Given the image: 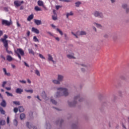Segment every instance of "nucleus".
<instances>
[{
	"label": "nucleus",
	"mask_w": 129,
	"mask_h": 129,
	"mask_svg": "<svg viewBox=\"0 0 129 129\" xmlns=\"http://www.w3.org/2000/svg\"><path fill=\"white\" fill-rule=\"evenodd\" d=\"M57 92L56 93V97H60V96H67L69 93H68V89L65 88L60 87L57 89Z\"/></svg>",
	"instance_id": "f257e3e1"
},
{
	"label": "nucleus",
	"mask_w": 129,
	"mask_h": 129,
	"mask_svg": "<svg viewBox=\"0 0 129 129\" xmlns=\"http://www.w3.org/2000/svg\"><path fill=\"white\" fill-rule=\"evenodd\" d=\"M15 53L17 54L18 58L20 59V60H22V57L21 56H24L25 55V52L22 48H17V50H15Z\"/></svg>",
	"instance_id": "f03ea898"
},
{
	"label": "nucleus",
	"mask_w": 129,
	"mask_h": 129,
	"mask_svg": "<svg viewBox=\"0 0 129 129\" xmlns=\"http://www.w3.org/2000/svg\"><path fill=\"white\" fill-rule=\"evenodd\" d=\"M72 35L75 36L76 38H78V36H83L86 35V32L85 31H78L76 32V34L74 33L73 32H72Z\"/></svg>",
	"instance_id": "7ed1b4c3"
},
{
	"label": "nucleus",
	"mask_w": 129,
	"mask_h": 129,
	"mask_svg": "<svg viewBox=\"0 0 129 129\" xmlns=\"http://www.w3.org/2000/svg\"><path fill=\"white\" fill-rule=\"evenodd\" d=\"M24 1H15L14 2V6L16 7V8H18V7H21L22 6V4H24Z\"/></svg>",
	"instance_id": "20e7f679"
},
{
	"label": "nucleus",
	"mask_w": 129,
	"mask_h": 129,
	"mask_svg": "<svg viewBox=\"0 0 129 129\" xmlns=\"http://www.w3.org/2000/svg\"><path fill=\"white\" fill-rule=\"evenodd\" d=\"M2 25L9 26H11V25H13V22L12 21V20H10V21H8V20H3Z\"/></svg>",
	"instance_id": "39448f33"
},
{
	"label": "nucleus",
	"mask_w": 129,
	"mask_h": 129,
	"mask_svg": "<svg viewBox=\"0 0 129 129\" xmlns=\"http://www.w3.org/2000/svg\"><path fill=\"white\" fill-rule=\"evenodd\" d=\"M79 98H80V97L79 96L75 97H74V102L73 103L69 102V105L70 106H74V105H75V104H76V100H77V99H79Z\"/></svg>",
	"instance_id": "423d86ee"
},
{
	"label": "nucleus",
	"mask_w": 129,
	"mask_h": 129,
	"mask_svg": "<svg viewBox=\"0 0 129 129\" xmlns=\"http://www.w3.org/2000/svg\"><path fill=\"white\" fill-rule=\"evenodd\" d=\"M94 16L95 17H98V18H103V17L102 13H100L98 11H95L94 13Z\"/></svg>",
	"instance_id": "0eeeda50"
},
{
	"label": "nucleus",
	"mask_w": 129,
	"mask_h": 129,
	"mask_svg": "<svg viewBox=\"0 0 129 129\" xmlns=\"http://www.w3.org/2000/svg\"><path fill=\"white\" fill-rule=\"evenodd\" d=\"M2 42H3L4 47H9V43H8V40L5 39H1Z\"/></svg>",
	"instance_id": "6e6552de"
},
{
	"label": "nucleus",
	"mask_w": 129,
	"mask_h": 129,
	"mask_svg": "<svg viewBox=\"0 0 129 129\" xmlns=\"http://www.w3.org/2000/svg\"><path fill=\"white\" fill-rule=\"evenodd\" d=\"M34 23L37 25V26H40V25H42V21L41 20L34 19Z\"/></svg>",
	"instance_id": "1a4fd4ad"
},
{
	"label": "nucleus",
	"mask_w": 129,
	"mask_h": 129,
	"mask_svg": "<svg viewBox=\"0 0 129 129\" xmlns=\"http://www.w3.org/2000/svg\"><path fill=\"white\" fill-rule=\"evenodd\" d=\"M16 92L18 94H22V93L24 92V90L21 88H17L16 90Z\"/></svg>",
	"instance_id": "9d476101"
},
{
	"label": "nucleus",
	"mask_w": 129,
	"mask_h": 129,
	"mask_svg": "<svg viewBox=\"0 0 129 129\" xmlns=\"http://www.w3.org/2000/svg\"><path fill=\"white\" fill-rule=\"evenodd\" d=\"M32 32H33V33H35V34H39L40 33V31L38 29L35 28V27H33L32 28Z\"/></svg>",
	"instance_id": "9b49d317"
},
{
	"label": "nucleus",
	"mask_w": 129,
	"mask_h": 129,
	"mask_svg": "<svg viewBox=\"0 0 129 129\" xmlns=\"http://www.w3.org/2000/svg\"><path fill=\"white\" fill-rule=\"evenodd\" d=\"M64 78V77L61 75H58V78H57V80L59 81V82H61L63 81V79Z\"/></svg>",
	"instance_id": "f8f14e48"
},
{
	"label": "nucleus",
	"mask_w": 129,
	"mask_h": 129,
	"mask_svg": "<svg viewBox=\"0 0 129 129\" xmlns=\"http://www.w3.org/2000/svg\"><path fill=\"white\" fill-rule=\"evenodd\" d=\"M3 72L6 76H11V73L7 72V69L6 68H3Z\"/></svg>",
	"instance_id": "ddd939ff"
},
{
	"label": "nucleus",
	"mask_w": 129,
	"mask_h": 129,
	"mask_svg": "<svg viewBox=\"0 0 129 129\" xmlns=\"http://www.w3.org/2000/svg\"><path fill=\"white\" fill-rule=\"evenodd\" d=\"M1 105L3 107H6V106H7V102H6V100H3L2 102L1 103Z\"/></svg>",
	"instance_id": "4468645a"
},
{
	"label": "nucleus",
	"mask_w": 129,
	"mask_h": 129,
	"mask_svg": "<svg viewBox=\"0 0 129 129\" xmlns=\"http://www.w3.org/2000/svg\"><path fill=\"white\" fill-rule=\"evenodd\" d=\"M33 19H34V15L31 14L29 16H28V17L27 18V21L28 22H30V21H32V20H33Z\"/></svg>",
	"instance_id": "2eb2a0df"
},
{
	"label": "nucleus",
	"mask_w": 129,
	"mask_h": 129,
	"mask_svg": "<svg viewBox=\"0 0 129 129\" xmlns=\"http://www.w3.org/2000/svg\"><path fill=\"white\" fill-rule=\"evenodd\" d=\"M37 4L39 7H44V2H43L42 1H38L37 2Z\"/></svg>",
	"instance_id": "dca6fc26"
},
{
	"label": "nucleus",
	"mask_w": 129,
	"mask_h": 129,
	"mask_svg": "<svg viewBox=\"0 0 129 129\" xmlns=\"http://www.w3.org/2000/svg\"><path fill=\"white\" fill-rule=\"evenodd\" d=\"M41 96L44 99H48V98L47 97V96L46 95V93L45 92V91L42 92V94H41Z\"/></svg>",
	"instance_id": "f3484780"
},
{
	"label": "nucleus",
	"mask_w": 129,
	"mask_h": 129,
	"mask_svg": "<svg viewBox=\"0 0 129 129\" xmlns=\"http://www.w3.org/2000/svg\"><path fill=\"white\" fill-rule=\"evenodd\" d=\"M67 57H68L69 59H75V57H74V54H73V55L68 54Z\"/></svg>",
	"instance_id": "a211bd4d"
},
{
	"label": "nucleus",
	"mask_w": 129,
	"mask_h": 129,
	"mask_svg": "<svg viewBox=\"0 0 129 129\" xmlns=\"http://www.w3.org/2000/svg\"><path fill=\"white\" fill-rule=\"evenodd\" d=\"M7 60L9 61V62H11V61H13V57L11 56V55H7Z\"/></svg>",
	"instance_id": "6ab92c4d"
},
{
	"label": "nucleus",
	"mask_w": 129,
	"mask_h": 129,
	"mask_svg": "<svg viewBox=\"0 0 129 129\" xmlns=\"http://www.w3.org/2000/svg\"><path fill=\"white\" fill-rule=\"evenodd\" d=\"M28 52H29V54H32V55H33V56L35 55V52H34V50H33L32 48H29Z\"/></svg>",
	"instance_id": "aec40b11"
},
{
	"label": "nucleus",
	"mask_w": 129,
	"mask_h": 129,
	"mask_svg": "<svg viewBox=\"0 0 129 129\" xmlns=\"http://www.w3.org/2000/svg\"><path fill=\"white\" fill-rule=\"evenodd\" d=\"M73 15H74V14L73 13V12L72 11L70 12V13H68L66 15L67 19L69 18V16H73Z\"/></svg>",
	"instance_id": "412c9836"
},
{
	"label": "nucleus",
	"mask_w": 129,
	"mask_h": 129,
	"mask_svg": "<svg viewBox=\"0 0 129 129\" xmlns=\"http://www.w3.org/2000/svg\"><path fill=\"white\" fill-rule=\"evenodd\" d=\"M47 56H48V61H52L53 60V57L52 56V55H51V54H48Z\"/></svg>",
	"instance_id": "4be33fe9"
},
{
	"label": "nucleus",
	"mask_w": 129,
	"mask_h": 129,
	"mask_svg": "<svg viewBox=\"0 0 129 129\" xmlns=\"http://www.w3.org/2000/svg\"><path fill=\"white\" fill-rule=\"evenodd\" d=\"M82 3L81 2H77L75 3L76 7H77V8H79V7H80V5H82Z\"/></svg>",
	"instance_id": "5701e85b"
},
{
	"label": "nucleus",
	"mask_w": 129,
	"mask_h": 129,
	"mask_svg": "<svg viewBox=\"0 0 129 129\" xmlns=\"http://www.w3.org/2000/svg\"><path fill=\"white\" fill-rule=\"evenodd\" d=\"M0 112L2 114H6V111L2 107H0Z\"/></svg>",
	"instance_id": "b1692460"
},
{
	"label": "nucleus",
	"mask_w": 129,
	"mask_h": 129,
	"mask_svg": "<svg viewBox=\"0 0 129 129\" xmlns=\"http://www.w3.org/2000/svg\"><path fill=\"white\" fill-rule=\"evenodd\" d=\"M20 117L21 119H24V118H26V115H25L24 113H21L20 114Z\"/></svg>",
	"instance_id": "393cba45"
},
{
	"label": "nucleus",
	"mask_w": 129,
	"mask_h": 129,
	"mask_svg": "<svg viewBox=\"0 0 129 129\" xmlns=\"http://www.w3.org/2000/svg\"><path fill=\"white\" fill-rule=\"evenodd\" d=\"M19 110L20 112H23L25 111V109L24 108V107L23 106H20V107H19Z\"/></svg>",
	"instance_id": "a878e982"
},
{
	"label": "nucleus",
	"mask_w": 129,
	"mask_h": 129,
	"mask_svg": "<svg viewBox=\"0 0 129 129\" xmlns=\"http://www.w3.org/2000/svg\"><path fill=\"white\" fill-rule=\"evenodd\" d=\"M53 83H54V84H60V82L59 81V80H54L52 81Z\"/></svg>",
	"instance_id": "bb28decb"
},
{
	"label": "nucleus",
	"mask_w": 129,
	"mask_h": 129,
	"mask_svg": "<svg viewBox=\"0 0 129 129\" xmlns=\"http://www.w3.org/2000/svg\"><path fill=\"white\" fill-rule=\"evenodd\" d=\"M6 124V121L2 120L0 121V125H5Z\"/></svg>",
	"instance_id": "cd10ccee"
},
{
	"label": "nucleus",
	"mask_w": 129,
	"mask_h": 129,
	"mask_svg": "<svg viewBox=\"0 0 129 129\" xmlns=\"http://www.w3.org/2000/svg\"><path fill=\"white\" fill-rule=\"evenodd\" d=\"M35 11H36V12H39L40 11H42V9H41V8L38 6H36L35 7Z\"/></svg>",
	"instance_id": "c85d7f7f"
},
{
	"label": "nucleus",
	"mask_w": 129,
	"mask_h": 129,
	"mask_svg": "<svg viewBox=\"0 0 129 129\" xmlns=\"http://www.w3.org/2000/svg\"><path fill=\"white\" fill-rule=\"evenodd\" d=\"M33 41L34 42H38V43L40 42L39 41V39H37V37L36 36H34L33 37Z\"/></svg>",
	"instance_id": "c756f323"
},
{
	"label": "nucleus",
	"mask_w": 129,
	"mask_h": 129,
	"mask_svg": "<svg viewBox=\"0 0 129 129\" xmlns=\"http://www.w3.org/2000/svg\"><path fill=\"white\" fill-rule=\"evenodd\" d=\"M56 31L57 32H58V33H59L60 35H61V36H62L63 35V32H62V31L60 30V29H59L58 28L56 29Z\"/></svg>",
	"instance_id": "7c9ffc66"
},
{
	"label": "nucleus",
	"mask_w": 129,
	"mask_h": 129,
	"mask_svg": "<svg viewBox=\"0 0 129 129\" xmlns=\"http://www.w3.org/2000/svg\"><path fill=\"white\" fill-rule=\"evenodd\" d=\"M13 103L16 105H20L21 104L19 101H13Z\"/></svg>",
	"instance_id": "2f4dec72"
},
{
	"label": "nucleus",
	"mask_w": 129,
	"mask_h": 129,
	"mask_svg": "<svg viewBox=\"0 0 129 129\" xmlns=\"http://www.w3.org/2000/svg\"><path fill=\"white\" fill-rule=\"evenodd\" d=\"M60 2H64L65 3H71V0H60Z\"/></svg>",
	"instance_id": "473e14b6"
},
{
	"label": "nucleus",
	"mask_w": 129,
	"mask_h": 129,
	"mask_svg": "<svg viewBox=\"0 0 129 129\" xmlns=\"http://www.w3.org/2000/svg\"><path fill=\"white\" fill-rule=\"evenodd\" d=\"M7 83H8V82L7 81L3 82L2 85V87L5 88V86H6V84H7Z\"/></svg>",
	"instance_id": "72a5a7b5"
},
{
	"label": "nucleus",
	"mask_w": 129,
	"mask_h": 129,
	"mask_svg": "<svg viewBox=\"0 0 129 129\" xmlns=\"http://www.w3.org/2000/svg\"><path fill=\"white\" fill-rule=\"evenodd\" d=\"M6 94H7V96H13V94L9 93V92H6Z\"/></svg>",
	"instance_id": "f704fd0d"
},
{
	"label": "nucleus",
	"mask_w": 129,
	"mask_h": 129,
	"mask_svg": "<svg viewBox=\"0 0 129 129\" xmlns=\"http://www.w3.org/2000/svg\"><path fill=\"white\" fill-rule=\"evenodd\" d=\"M13 122H14V125H16V126H17V125H18V121L16 119H15L14 120Z\"/></svg>",
	"instance_id": "c9c22d12"
},
{
	"label": "nucleus",
	"mask_w": 129,
	"mask_h": 129,
	"mask_svg": "<svg viewBox=\"0 0 129 129\" xmlns=\"http://www.w3.org/2000/svg\"><path fill=\"white\" fill-rule=\"evenodd\" d=\"M35 74H36L38 76H40V72L38 70H35Z\"/></svg>",
	"instance_id": "e433bc0d"
},
{
	"label": "nucleus",
	"mask_w": 129,
	"mask_h": 129,
	"mask_svg": "<svg viewBox=\"0 0 129 129\" xmlns=\"http://www.w3.org/2000/svg\"><path fill=\"white\" fill-rule=\"evenodd\" d=\"M57 15H53L52 16V20H53L54 21H56V20H57Z\"/></svg>",
	"instance_id": "4c0bfd02"
},
{
	"label": "nucleus",
	"mask_w": 129,
	"mask_h": 129,
	"mask_svg": "<svg viewBox=\"0 0 129 129\" xmlns=\"http://www.w3.org/2000/svg\"><path fill=\"white\" fill-rule=\"evenodd\" d=\"M95 26H96L97 28H101V25L98 24L97 23H94Z\"/></svg>",
	"instance_id": "58836bf2"
},
{
	"label": "nucleus",
	"mask_w": 129,
	"mask_h": 129,
	"mask_svg": "<svg viewBox=\"0 0 129 129\" xmlns=\"http://www.w3.org/2000/svg\"><path fill=\"white\" fill-rule=\"evenodd\" d=\"M29 124V122H27L26 123V125H27V127H28V128H32V125H30Z\"/></svg>",
	"instance_id": "ea45409f"
},
{
	"label": "nucleus",
	"mask_w": 129,
	"mask_h": 129,
	"mask_svg": "<svg viewBox=\"0 0 129 129\" xmlns=\"http://www.w3.org/2000/svg\"><path fill=\"white\" fill-rule=\"evenodd\" d=\"M19 82H20L21 83H23V84H26L27 83V82L24 80H20Z\"/></svg>",
	"instance_id": "a19ab883"
},
{
	"label": "nucleus",
	"mask_w": 129,
	"mask_h": 129,
	"mask_svg": "<svg viewBox=\"0 0 129 129\" xmlns=\"http://www.w3.org/2000/svg\"><path fill=\"white\" fill-rule=\"evenodd\" d=\"M26 92H30V93H33V90H25Z\"/></svg>",
	"instance_id": "79ce46f5"
},
{
	"label": "nucleus",
	"mask_w": 129,
	"mask_h": 129,
	"mask_svg": "<svg viewBox=\"0 0 129 129\" xmlns=\"http://www.w3.org/2000/svg\"><path fill=\"white\" fill-rule=\"evenodd\" d=\"M19 111V109L17 107L14 108V112H15V113H17V112H18V111Z\"/></svg>",
	"instance_id": "37998d69"
},
{
	"label": "nucleus",
	"mask_w": 129,
	"mask_h": 129,
	"mask_svg": "<svg viewBox=\"0 0 129 129\" xmlns=\"http://www.w3.org/2000/svg\"><path fill=\"white\" fill-rule=\"evenodd\" d=\"M51 101L52 102L53 104H57V102L55 100L51 99Z\"/></svg>",
	"instance_id": "c03bdc74"
},
{
	"label": "nucleus",
	"mask_w": 129,
	"mask_h": 129,
	"mask_svg": "<svg viewBox=\"0 0 129 129\" xmlns=\"http://www.w3.org/2000/svg\"><path fill=\"white\" fill-rule=\"evenodd\" d=\"M122 8H123V9H126V8H127V5L126 4L122 5Z\"/></svg>",
	"instance_id": "a18cd8bd"
},
{
	"label": "nucleus",
	"mask_w": 129,
	"mask_h": 129,
	"mask_svg": "<svg viewBox=\"0 0 129 129\" xmlns=\"http://www.w3.org/2000/svg\"><path fill=\"white\" fill-rule=\"evenodd\" d=\"M39 56L40 58H41V59H45V57H44V56H43V55H42V54H39Z\"/></svg>",
	"instance_id": "49530a36"
},
{
	"label": "nucleus",
	"mask_w": 129,
	"mask_h": 129,
	"mask_svg": "<svg viewBox=\"0 0 129 129\" xmlns=\"http://www.w3.org/2000/svg\"><path fill=\"white\" fill-rule=\"evenodd\" d=\"M7 122L8 124L10 123V116H9L7 117Z\"/></svg>",
	"instance_id": "de8ad7c7"
},
{
	"label": "nucleus",
	"mask_w": 129,
	"mask_h": 129,
	"mask_svg": "<svg viewBox=\"0 0 129 129\" xmlns=\"http://www.w3.org/2000/svg\"><path fill=\"white\" fill-rule=\"evenodd\" d=\"M26 35H27V37L30 36V35H31V32H30V31H28V32L26 33Z\"/></svg>",
	"instance_id": "09e8293b"
},
{
	"label": "nucleus",
	"mask_w": 129,
	"mask_h": 129,
	"mask_svg": "<svg viewBox=\"0 0 129 129\" xmlns=\"http://www.w3.org/2000/svg\"><path fill=\"white\" fill-rule=\"evenodd\" d=\"M7 53L8 54H12V55H13V51H12L8 50V51H7Z\"/></svg>",
	"instance_id": "8fccbe9b"
},
{
	"label": "nucleus",
	"mask_w": 129,
	"mask_h": 129,
	"mask_svg": "<svg viewBox=\"0 0 129 129\" xmlns=\"http://www.w3.org/2000/svg\"><path fill=\"white\" fill-rule=\"evenodd\" d=\"M80 66H82V67H85V68L87 67V66H86V64H81L80 65Z\"/></svg>",
	"instance_id": "3c124183"
},
{
	"label": "nucleus",
	"mask_w": 129,
	"mask_h": 129,
	"mask_svg": "<svg viewBox=\"0 0 129 129\" xmlns=\"http://www.w3.org/2000/svg\"><path fill=\"white\" fill-rule=\"evenodd\" d=\"M17 27H21V24H20L19 21H17Z\"/></svg>",
	"instance_id": "603ef678"
},
{
	"label": "nucleus",
	"mask_w": 129,
	"mask_h": 129,
	"mask_svg": "<svg viewBox=\"0 0 129 129\" xmlns=\"http://www.w3.org/2000/svg\"><path fill=\"white\" fill-rule=\"evenodd\" d=\"M5 88L7 90H11L12 89L11 87H6Z\"/></svg>",
	"instance_id": "864d4df0"
},
{
	"label": "nucleus",
	"mask_w": 129,
	"mask_h": 129,
	"mask_svg": "<svg viewBox=\"0 0 129 129\" xmlns=\"http://www.w3.org/2000/svg\"><path fill=\"white\" fill-rule=\"evenodd\" d=\"M2 39H5V40H6V39H8V35H5L4 38H2Z\"/></svg>",
	"instance_id": "5fc2aeb1"
},
{
	"label": "nucleus",
	"mask_w": 129,
	"mask_h": 129,
	"mask_svg": "<svg viewBox=\"0 0 129 129\" xmlns=\"http://www.w3.org/2000/svg\"><path fill=\"white\" fill-rule=\"evenodd\" d=\"M1 57L2 58V59H4V60H6V57H5V56H4V55H1Z\"/></svg>",
	"instance_id": "6e6d98bb"
},
{
	"label": "nucleus",
	"mask_w": 129,
	"mask_h": 129,
	"mask_svg": "<svg viewBox=\"0 0 129 129\" xmlns=\"http://www.w3.org/2000/svg\"><path fill=\"white\" fill-rule=\"evenodd\" d=\"M116 39H117V36H114V37H113V40L114 41H115V40H116Z\"/></svg>",
	"instance_id": "4d7b16f0"
},
{
	"label": "nucleus",
	"mask_w": 129,
	"mask_h": 129,
	"mask_svg": "<svg viewBox=\"0 0 129 129\" xmlns=\"http://www.w3.org/2000/svg\"><path fill=\"white\" fill-rule=\"evenodd\" d=\"M52 28H53V29H56V26L54 25L53 24L51 25Z\"/></svg>",
	"instance_id": "13d9d810"
},
{
	"label": "nucleus",
	"mask_w": 129,
	"mask_h": 129,
	"mask_svg": "<svg viewBox=\"0 0 129 129\" xmlns=\"http://www.w3.org/2000/svg\"><path fill=\"white\" fill-rule=\"evenodd\" d=\"M3 31L0 30V37H1V36H3Z\"/></svg>",
	"instance_id": "bf43d9fd"
},
{
	"label": "nucleus",
	"mask_w": 129,
	"mask_h": 129,
	"mask_svg": "<svg viewBox=\"0 0 129 129\" xmlns=\"http://www.w3.org/2000/svg\"><path fill=\"white\" fill-rule=\"evenodd\" d=\"M27 82L28 83H29L30 84V83H32V82H31V80H30V79H27Z\"/></svg>",
	"instance_id": "052dcab7"
},
{
	"label": "nucleus",
	"mask_w": 129,
	"mask_h": 129,
	"mask_svg": "<svg viewBox=\"0 0 129 129\" xmlns=\"http://www.w3.org/2000/svg\"><path fill=\"white\" fill-rule=\"evenodd\" d=\"M55 40H56V41H60V39L59 38V37H55Z\"/></svg>",
	"instance_id": "680f3d73"
},
{
	"label": "nucleus",
	"mask_w": 129,
	"mask_h": 129,
	"mask_svg": "<svg viewBox=\"0 0 129 129\" xmlns=\"http://www.w3.org/2000/svg\"><path fill=\"white\" fill-rule=\"evenodd\" d=\"M24 64H25V66H26L27 67H29V64H28V63H27V62H24Z\"/></svg>",
	"instance_id": "e2e57ef3"
},
{
	"label": "nucleus",
	"mask_w": 129,
	"mask_h": 129,
	"mask_svg": "<svg viewBox=\"0 0 129 129\" xmlns=\"http://www.w3.org/2000/svg\"><path fill=\"white\" fill-rule=\"evenodd\" d=\"M49 35H50V36H53V34L51 33V32H47Z\"/></svg>",
	"instance_id": "0e129e2a"
},
{
	"label": "nucleus",
	"mask_w": 129,
	"mask_h": 129,
	"mask_svg": "<svg viewBox=\"0 0 129 129\" xmlns=\"http://www.w3.org/2000/svg\"><path fill=\"white\" fill-rule=\"evenodd\" d=\"M55 8H56V10H58V9H60V6H56Z\"/></svg>",
	"instance_id": "69168bd1"
},
{
	"label": "nucleus",
	"mask_w": 129,
	"mask_h": 129,
	"mask_svg": "<svg viewBox=\"0 0 129 129\" xmlns=\"http://www.w3.org/2000/svg\"><path fill=\"white\" fill-rule=\"evenodd\" d=\"M6 49V51L8 52V51H9L8 49H9V46H7L5 47Z\"/></svg>",
	"instance_id": "338daca9"
},
{
	"label": "nucleus",
	"mask_w": 129,
	"mask_h": 129,
	"mask_svg": "<svg viewBox=\"0 0 129 129\" xmlns=\"http://www.w3.org/2000/svg\"><path fill=\"white\" fill-rule=\"evenodd\" d=\"M12 68H16V66H15L14 64H12Z\"/></svg>",
	"instance_id": "774afa93"
}]
</instances>
